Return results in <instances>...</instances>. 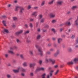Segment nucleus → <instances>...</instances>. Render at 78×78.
<instances>
[{"label": "nucleus", "instance_id": "f257e3e1", "mask_svg": "<svg viewBox=\"0 0 78 78\" xmlns=\"http://www.w3.org/2000/svg\"><path fill=\"white\" fill-rule=\"evenodd\" d=\"M36 47L37 48H38L40 55H41V56H42V55H43V51H42V48H41L39 47L37 45H36Z\"/></svg>", "mask_w": 78, "mask_h": 78}, {"label": "nucleus", "instance_id": "f03ea898", "mask_svg": "<svg viewBox=\"0 0 78 78\" xmlns=\"http://www.w3.org/2000/svg\"><path fill=\"white\" fill-rule=\"evenodd\" d=\"M45 62L46 63L50 61V62H51L52 64H54L55 63V60L53 59H52L51 58H49L48 59V60L47 58H46L45 59Z\"/></svg>", "mask_w": 78, "mask_h": 78}, {"label": "nucleus", "instance_id": "7ed1b4c3", "mask_svg": "<svg viewBox=\"0 0 78 78\" xmlns=\"http://www.w3.org/2000/svg\"><path fill=\"white\" fill-rule=\"evenodd\" d=\"M44 68H38L35 71V73H37V72H39V70H44Z\"/></svg>", "mask_w": 78, "mask_h": 78}, {"label": "nucleus", "instance_id": "20e7f679", "mask_svg": "<svg viewBox=\"0 0 78 78\" xmlns=\"http://www.w3.org/2000/svg\"><path fill=\"white\" fill-rule=\"evenodd\" d=\"M75 45L76 46H75V48H78V37L77 38V39L76 40V42L75 43Z\"/></svg>", "mask_w": 78, "mask_h": 78}, {"label": "nucleus", "instance_id": "39448f33", "mask_svg": "<svg viewBox=\"0 0 78 78\" xmlns=\"http://www.w3.org/2000/svg\"><path fill=\"white\" fill-rule=\"evenodd\" d=\"M65 25H67V26H70V22L67 21L64 23Z\"/></svg>", "mask_w": 78, "mask_h": 78}, {"label": "nucleus", "instance_id": "423d86ee", "mask_svg": "<svg viewBox=\"0 0 78 78\" xmlns=\"http://www.w3.org/2000/svg\"><path fill=\"white\" fill-rule=\"evenodd\" d=\"M49 16L50 17L53 18V17H55V13H51L50 14Z\"/></svg>", "mask_w": 78, "mask_h": 78}, {"label": "nucleus", "instance_id": "0eeeda50", "mask_svg": "<svg viewBox=\"0 0 78 78\" xmlns=\"http://www.w3.org/2000/svg\"><path fill=\"white\" fill-rule=\"evenodd\" d=\"M22 32H23V30H21L19 32H16V34L17 35V36H18L19 34H21V33H22Z\"/></svg>", "mask_w": 78, "mask_h": 78}, {"label": "nucleus", "instance_id": "6e6552de", "mask_svg": "<svg viewBox=\"0 0 78 78\" xmlns=\"http://www.w3.org/2000/svg\"><path fill=\"white\" fill-rule=\"evenodd\" d=\"M78 16H77V20L75 21V25L77 27V28H78Z\"/></svg>", "mask_w": 78, "mask_h": 78}, {"label": "nucleus", "instance_id": "1a4fd4ad", "mask_svg": "<svg viewBox=\"0 0 78 78\" xmlns=\"http://www.w3.org/2000/svg\"><path fill=\"white\" fill-rule=\"evenodd\" d=\"M62 3H63L62 1H58L57 2V4L58 5H61Z\"/></svg>", "mask_w": 78, "mask_h": 78}, {"label": "nucleus", "instance_id": "9d476101", "mask_svg": "<svg viewBox=\"0 0 78 78\" xmlns=\"http://www.w3.org/2000/svg\"><path fill=\"white\" fill-rule=\"evenodd\" d=\"M20 69V67H19L18 68V70H13V71L15 73H18Z\"/></svg>", "mask_w": 78, "mask_h": 78}, {"label": "nucleus", "instance_id": "9b49d317", "mask_svg": "<svg viewBox=\"0 0 78 78\" xmlns=\"http://www.w3.org/2000/svg\"><path fill=\"white\" fill-rule=\"evenodd\" d=\"M20 13H21V14L23 13V11H24V9L23 8H21H21H20Z\"/></svg>", "mask_w": 78, "mask_h": 78}, {"label": "nucleus", "instance_id": "f8f14e48", "mask_svg": "<svg viewBox=\"0 0 78 78\" xmlns=\"http://www.w3.org/2000/svg\"><path fill=\"white\" fill-rule=\"evenodd\" d=\"M20 8H21V7L20 6H16V7L15 11H18V10H19L18 9H20Z\"/></svg>", "mask_w": 78, "mask_h": 78}, {"label": "nucleus", "instance_id": "ddd939ff", "mask_svg": "<svg viewBox=\"0 0 78 78\" xmlns=\"http://www.w3.org/2000/svg\"><path fill=\"white\" fill-rule=\"evenodd\" d=\"M32 16H37V12H34L32 14Z\"/></svg>", "mask_w": 78, "mask_h": 78}, {"label": "nucleus", "instance_id": "4468645a", "mask_svg": "<svg viewBox=\"0 0 78 78\" xmlns=\"http://www.w3.org/2000/svg\"><path fill=\"white\" fill-rule=\"evenodd\" d=\"M36 65V63H34L32 64H30V67H33L34 66Z\"/></svg>", "mask_w": 78, "mask_h": 78}, {"label": "nucleus", "instance_id": "2eb2a0df", "mask_svg": "<svg viewBox=\"0 0 78 78\" xmlns=\"http://www.w3.org/2000/svg\"><path fill=\"white\" fill-rule=\"evenodd\" d=\"M53 2H54V0H52L51 1L48 2V5H51L53 4Z\"/></svg>", "mask_w": 78, "mask_h": 78}, {"label": "nucleus", "instance_id": "dca6fc26", "mask_svg": "<svg viewBox=\"0 0 78 78\" xmlns=\"http://www.w3.org/2000/svg\"><path fill=\"white\" fill-rule=\"evenodd\" d=\"M73 61L75 62H76L77 61H78V58H75L73 60Z\"/></svg>", "mask_w": 78, "mask_h": 78}, {"label": "nucleus", "instance_id": "f3484780", "mask_svg": "<svg viewBox=\"0 0 78 78\" xmlns=\"http://www.w3.org/2000/svg\"><path fill=\"white\" fill-rule=\"evenodd\" d=\"M73 63L72 62V61H71V62H69L67 63V64L68 65H71L72 64H73Z\"/></svg>", "mask_w": 78, "mask_h": 78}, {"label": "nucleus", "instance_id": "a211bd4d", "mask_svg": "<svg viewBox=\"0 0 78 78\" xmlns=\"http://www.w3.org/2000/svg\"><path fill=\"white\" fill-rule=\"evenodd\" d=\"M62 39L60 38H58V43H60L62 41Z\"/></svg>", "mask_w": 78, "mask_h": 78}, {"label": "nucleus", "instance_id": "6ab92c4d", "mask_svg": "<svg viewBox=\"0 0 78 78\" xmlns=\"http://www.w3.org/2000/svg\"><path fill=\"white\" fill-rule=\"evenodd\" d=\"M76 8H77V6H73L71 8V9H72L73 10H74V9H76Z\"/></svg>", "mask_w": 78, "mask_h": 78}, {"label": "nucleus", "instance_id": "aec40b11", "mask_svg": "<svg viewBox=\"0 0 78 78\" xmlns=\"http://www.w3.org/2000/svg\"><path fill=\"white\" fill-rule=\"evenodd\" d=\"M23 66H24V67H27V63L24 62L23 63Z\"/></svg>", "mask_w": 78, "mask_h": 78}, {"label": "nucleus", "instance_id": "412c9836", "mask_svg": "<svg viewBox=\"0 0 78 78\" xmlns=\"http://www.w3.org/2000/svg\"><path fill=\"white\" fill-rule=\"evenodd\" d=\"M8 53H10V54H12V55H14V52L11 51H8Z\"/></svg>", "mask_w": 78, "mask_h": 78}, {"label": "nucleus", "instance_id": "4be33fe9", "mask_svg": "<svg viewBox=\"0 0 78 78\" xmlns=\"http://www.w3.org/2000/svg\"><path fill=\"white\" fill-rule=\"evenodd\" d=\"M53 70H51L50 71V72L49 73L50 76H52V73H53Z\"/></svg>", "mask_w": 78, "mask_h": 78}, {"label": "nucleus", "instance_id": "5701e85b", "mask_svg": "<svg viewBox=\"0 0 78 78\" xmlns=\"http://www.w3.org/2000/svg\"><path fill=\"white\" fill-rule=\"evenodd\" d=\"M41 38V35L38 34L37 35V39H39Z\"/></svg>", "mask_w": 78, "mask_h": 78}, {"label": "nucleus", "instance_id": "b1692460", "mask_svg": "<svg viewBox=\"0 0 78 78\" xmlns=\"http://www.w3.org/2000/svg\"><path fill=\"white\" fill-rule=\"evenodd\" d=\"M45 4V1H43L41 3V5L42 6H44Z\"/></svg>", "mask_w": 78, "mask_h": 78}, {"label": "nucleus", "instance_id": "393cba45", "mask_svg": "<svg viewBox=\"0 0 78 78\" xmlns=\"http://www.w3.org/2000/svg\"><path fill=\"white\" fill-rule=\"evenodd\" d=\"M2 23H3L4 26L5 27H6V22L5 21H2Z\"/></svg>", "mask_w": 78, "mask_h": 78}, {"label": "nucleus", "instance_id": "a878e982", "mask_svg": "<svg viewBox=\"0 0 78 78\" xmlns=\"http://www.w3.org/2000/svg\"><path fill=\"white\" fill-rule=\"evenodd\" d=\"M44 18H43L41 19V21H40L41 23H43L44 22Z\"/></svg>", "mask_w": 78, "mask_h": 78}, {"label": "nucleus", "instance_id": "bb28decb", "mask_svg": "<svg viewBox=\"0 0 78 78\" xmlns=\"http://www.w3.org/2000/svg\"><path fill=\"white\" fill-rule=\"evenodd\" d=\"M4 31L6 33H9L8 30L6 29H4Z\"/></svg>", "mask_w": 78, "mask_h": 78}, {"label": "nucleus", "instance_id": "cd10ccee", "mask_svg": "<svg viewBox=\"0 0 78 78\" xmlns=\"http://www.w3.org/2000/svg\"><path fill=\"white\" fill-rule=\"evenodd\" d=\"M21 71H22V72H25V71H26V70L25 69H24L23 68H21Z\"/></svg>", "mask_w": 78, "mask_h": 78}, {"label": "nucleus", "instance_id": "c85d7f7f", "mask_svg": "<svg viewBox=\"0 0 78 78\" xmlns=\"http://www.w3.org/2000/svg\"><path fill=\"white\" fill-rule=\"evenodd\" d=\"M30 54L31 55H33V51H30Z\"/></svg>", "mask_w": 78, "mask_h": 78}, {"label": "nucleus", "instance_id": "c756f323", "mask_svg": "<svg viewBox=\"0 0 78 78\" xmlns=\"http://www.w3.org/2000/svg\"><path fill=\"white\" fill-rule=\"evenodd\" d=\"M68 51L69 52H71V51H72V49H71V48H69L68 49Z\"/></svg>", "mask_w": 78, "mask_h": 78}, {"label": "nucleus", "instance_id": "7c9ffc66", "mask_svg": "<svg viewBox=\"0 0 78 78\" xmlns=\"http://www.w3.org/2000/svg\"><path fill=\"white\" fill-rule=\"evenodd\" d=\"M16 42L17 43H20V40L18 39H16Z\"/></svg>", "mask_w": 78, "mask_h": 78}, {"label": "nucleus", "instance_id": "2f4dec72", "mask_svg": "<svg viewBox=\"0 0 78 78\" xmlns=\"http://www.w3.org/2000/svg\"><path fill=\"white\" fill-rule=\"evenodd\" d=\"M58 72H59V70H57L56 71V72L55 73V75H56V74H57V73H58Z\"/></svg>", "mask_w": 78, "mask_h": 78}, {"label": "nucleus", "instance_id": "473e14b6", "mask_svg": "<svg viewBox=\"0 0 78 78\" xmlns=\"http://www.w3.org/2000/svg\"><path fill=\"white\" fill-rule=\"evenodd\" d=\"M30 33V31L27 30L24 33L25 34H28V33Z\"/></svg>", "mask_w": 78, "mask_h": 78}, {"label": "nucleus", "instance_id": "72a5a7b5", "mask_svg": "<svg viewBox=\"0 0 78 78\" xmlns=\"http://www.w3.org/2000/svg\"><path fill=\"white\" fill-rule=\"evenodd\" d=\"M56 22V20H53L52 21V23H54Z\"/></svg>", "mask_w": 78, "mask_h": 78}, {"label": "nucleus", "instance_id": "f704fd0d", "mask_svg": "<svg viewBox=\"0 0 78 78\" xmlns=\"http://www.w3.org/2000/svg\"><path fill=\"white\" fill-rule=\"evenodd\" d=\"M14 20H16L17 19V18L16 17H14L13 18Z\"/></svg>", "mask_w": 78, "mask_h": 78}, {"label": "nucleus", "instance_id": "c9c22d12", "mask_svg": "<svg viewBox=\"0 0 78 78\" xmlns=\"http://www.w3.org/2000/svg\"><path fill=\"white\" fill-rule=\"evenodd\" d=\"M58 54H57L56 53H55L54 54V56H55V57H56V56H57L58 55Z\"/></svg>", "mask_w": 78, "mask_h": 78}, {"label": "nucleus", "instance_id": "e433bc0d", "mask_svg": "<svg viewBox=\"0 0 78 78\" xmlns=\"http://www.w3.org/2000/svg\"><path fill=\"white\" fill-rule=\"evenodd\" d=\"M59 50H57V51L56 52V53L58 54V55H59Z\"/></svg>", "mask_w": 78, "mask_h": 78}, {"label": "nucleus", "instance_id": "4c0bfd02", "mask_svg": "<svg viewBox=\"0 0 78 78\" xmlns=\"http://www.w3.org/2000/svg\"><path fill=\"white\" fill-rule=\"evenodd\" d=\"M42 60L39 61V63L40 64H42Z\"/></svg>", "mask_w": 78, "mask_h": 78}, {"label": "nucleus", "instance_id": "58836bf2", "mask_svg": "<svg viewBox=\"0 0 78 78\" xmlns=\"http://www.w3.org/2000/svg\"><path fill=\"white\" fill-rule=\"evenodd\" d=\"M7 78H9L11 77V76H10V75H9V74H7Z\"/></svg>", "mask_w": 78, "mask_h": 78}, {"label": "nucleus", "instance_id": "ea45409f", "mask_svg": "<svg viewBox=\"0 0 78 78\" xmlns=\"http://www.w3.org/2000/svg\"><path fill=\"white\" fill-rule=\"evenodd\" d=\"M51 31H53L54 33H55V29H51Z\"/></svg>", "mask_w": 78, "mask_h": 78}, {"label": "nucleus", "instance_id": "a19ab883", "mask_svg": "<svg viewBox=\"0 0 78 78\" xmlns=\"http://www.w3.org/2000/svg\"><path fill=\"white\" fill-rule=\"evenodd\" d=\"M42 17V16L41 14H40L39 15V18H40V19H41Z\"/></svg>", "mask_w": 78, "mask_h": 78}, {"label": "nucleus", "instance_id": "79ce46f5", "mask_svg": "<svg viewBox=\"0 0 78 78\" xmlns=\"http://www.w3.org/2000/svg\"><path fill=\"white\" fill-rule=\"evenodd\" d=\"M46 55H50V52L49 51H48L46 52Z\"/></svg>", "mask_w": 78, "mask_h": 78}, {"label": "nucleus", "instance_id": "37998d69", "mask_svg": "<svg viewBox=\"0 0 78 78\" xmlns=\"http://www.w3.org/2000/svg\"><path fill=\"white\" fill-rule=\"evenodd\" d=\"M48 27H49V26L48 25H46L44 27V28H48Z\"/></svg>", "mask_w": 78, "mask_h": 78}, {"label": "nucleus", "instance_id": "c03bdc74", "mask_svg": "<svg viewBox=\"0 0 78 78\" xmlns=\"http://www.w3.org/2000/svg\"><path fill=\"white\" fill-rule=\"evenodd\" d=\"M75 37V35H73L71 37V38L72 39H73V38H74Z\"/></svg>", "mask_w": 78, "mask_h": 78}, {"label": "nucleus", "instance_id": "a18cd8bd", "mask_svg": "<svg viewBox=\"0 0 78 78\" xmlns=\"http://www.w3.org/2000/svg\"><path fill=\"white\" fill-rule=\"evenodd\" d=\"M2 18H4V19H6V16H2Z\"/></svg>", "mask_w": 78, "mask_h": 78}, {"label": "nucleus", "instance_id": "49530a36", "mask_svg": "<svg viewBox=\"0 0 78 78\" xmlns=\"http://www.w3.org/2000/svg\"><path fill=\"white\" fill-rule=\"evenodd\" d=\"M30 27L32 28V27H33V24H32V23H30Z\"/></svg>", "mask_w": 78, "mask_h": 78}, {"label": "nucleus", "instance_id": "de8ad7c7", "mask_svg": "<svg viewBox=\"0 0 78 78\" xmlns=\"http://www.w3.org/2000/svg\"><path fill=\"white\" fill-rule=\"evenodd\" d=\"M5 58H7V57H8V55L7 54H5Z\"/></svg>", "mask_w": 78, "mask_h": 78}, {"label": "nucleus", "instance_id": "09e8293b", "mask_svg": "<svg viewBox=\"0 0 78 78\" xmlns=\"http://www.w3.org/2000/svg\"><path fill=\"white\" fill-rule=\"evenodd\" d=\"M63 25H64V23H63L62 24H61L60 25V27H62V26H63Z\"/></svg>", "mask_w": 78, "mask_h": 78}, {"label": "nucleus", "instance_id": "8fccbe9b", "mask_svg": "<svg viewBox=\"0 0 78 78\" xmlns=\"http://www.w3.org/2000/svg\"><path fill=\"white\" fill-rule=\"evenodd\" d=\"M41 30H40V28H38L37 29V31H38V32H40Z\"/></svg>", "mask_w": 78, "mask_h": 78}, {"label": "nucleus", "instance_id": "3c124183", "mask_svg": "<svg viewBox=\"0 0 78 78\" xmlns=\"http://www.w3.org/2000/svg\"><path fill=\"white\" fill-rule=\"evenodd\" d=\"M45 73L43 74L42 75V77H44L45 78Z\"/></svg>", "mask_w": 78, "mask_h": 78}, {"label": "nucleus", "instance_id": "603ef678", "mask_svg": "<svg viewBox=\"0 0 78 78\" xmlns=\"http://www.w3.org/2000/svg\"><path fill=\"white\" fill-rule=\"evenodd\" d=\"M20 57H21V58H22V59L23 58V55H20Z\"/></svg>", "mask_w": 78, "mask_h": 78}, {"label": "nucleus", "instance_id": "864d4df0", "mask_svg": "<svg viewBox=\"0 0 78 78\" xmlns=\"http://www.w3.org/2000/svg\"><path fill=\"white\" fill-rule=\"evenodd\" d=\"M25 27H26V28H28V25H27V24H25L24 25Z\"/></svg>", "mask_w": 78, "mask_h": 78}, {"label": "nucleus", "instance_id": "5fc2aeb1", "mask_svg": "<svg viewBox=\"0 0 78 78\" xmlns=\"http://www.w3.org/2000/svg\"><path fill=\"white\" fill-rule=\"evenodd\" d=\"M64 65H61L60 66V67L61 68H62L63 67H64Z\"/></svg>", "mask_w": 78, "mask_h": 78}, {"label": "nucleus", "instance_id": "6e6d98bb", "mask_svg": "<svg viewBox=\"0 0 78 78\" xmlns=\"http://www.w3.org/2000/svg\"><path fill=\"white\" fill-rule=\"evenodd\" d=\"M70 12L69 11H68L67 13V14H70Z\"/></svg>", "mask_w": 78, "mask_h": 78}, {"label": "nucleus", "instance_id": "4d7b16f0", "mask_svg": "<svg viewBox=\"0 0 78 78\" xmlns=\"http://www.w3.org/2000/svg\"><path fill=\"white\" fill-rule=\"evenodd\" d=\"M12 28H15V27H16V26H15V25H14V24H13L12 25Z\"/></svg>", "mask_w": 78, "mask_h": 78}, {"label": "nucleus", "instance_id": "13d9d810", "mask_svg": "<svg viewBox=\"0 0 78 78\" xmlns=\"http://www.w3.org/2000/svg\"><path fill=\"white\" fill-rule=\"evenodd\" d=\"M53 50H54V49L53 48H51L50 49V51H53Z\"/></svg>", "mask_w": 78, "mask_h": 78}, {"label": "nucleus", "instance_id": "bf43d9fd", "mask_svg": "<svg viewBox=\"0 0 78 78\" xmlns=\"http://www.w3.org/2000/svg\"><path fill=\"white\" fill-rule=\"evenodd\" d=\"M30 75L31 76H33V73H30Z\"/></svg>", "mask_w": 78, "mask_h": 78}, {"label": "nucleus", "instance_id": "052dcab7", "mask_svg": "<svg viewBox=\"0 0 78 78\" xmlns=\"http://www.w3.org/2000/svg\"><path fill=\"white\" fill-rule=\"evenodd\" d=\"M31 8V6L30 5H29L28 6V9H30Z\"/></svg>", "mask_w": 78, "mask_h": 78}, {"label": "nucleus", "instance_id": "680f3d73", "mask_svg": "<svg viewBox=\"0 0 78 78\" xmlns=\"http://www.w3.org/2000/svg\"><path fill=\"white\" fill-rule=\"evenodd\" d=\"M54 68H57V67H58V65H55L54 66Z\"/></svg>", "mask_w": 78, "mask_h": 78}, {"label": "nucleus", "instance_id": "e2e57ef3", "mask_svg": "<svg viewBox=\"0 0 78 78\" xmlns=\"http://www.w3.org/2000/svg\"><path fill=\"white\" fill-rule=\"evenodd\" d=\"M51 44H48V47H50V46H51Z\"/></svg>", "mask_w": 78, "mask_h": 78}, {"label": "nucleus", "instance_id": "0e129e2a", "mask_svg": "<svg viewBox=\"0 0 78 78\" xmlns=\"http://www.w3.org/2000/svg\"><path fill=\"white\" fill-rule=\"evenodd\" d=\"M46 31H47L46 30H44V28L43 29V32H46Z\"/></svg>", "mask_w": 78, "mask_h": 78}, {"label": "nucleus", "instance_id": "69168bd1", "mask_svg": "<svg viewBox=\"0 0 78 78\" xmlns=\"http://www.w3.org/2000/svg\"><path fill=\"white\" fill-rule=\"evenodd\" d=\"M38 24H39V23L37 22L36 23V25H37H37H38Z\"/></svg>", "mask_w": 78, "mask_h": 78}, {"label": "nucleus", "instance_id": "338daca9", "mask_svg": "<svg viewBox=\"0 0 78 78\" xmlns=\"http://www.w3.org/2000/svg\"><path fill=\"white\" fill-rule=\"evenodd\" d=\"M52 39L53 41H55V38H52Z\"/></svg>", "mask_w": 78, "mask_h": 78}, {"label": "nucleus", "instance_id": "774afa93", "mask_svg": "<svg viewBox=\"0 0 78 78\" xmlns=\"http://www.w3.org/2000/svg\"><path fill=\"white\" fill-rule=\"evenodd\" d=\"M50 78V76H49V75H48L47 76V78Z\"/></svg>", "mask_w": 78, "mask_h": 78}]
</instances>
